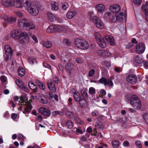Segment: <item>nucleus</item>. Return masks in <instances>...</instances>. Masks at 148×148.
I'll return each instance as SVG.
<instances>
[{
    "label": "nucleus",
    "instance_id": "f257e3e1",
    "mask_svg": "<svg viewBox=\"0 0 148 148\" xmlns=\"http://www.w3.org/2000/svg\"><path fill=\"white\" fill-rule=\"evenodd\" d=\"M25 3L26 9L31 15L35 16L37 15L39 12V8L37 5L27 1Z\"/></svg>",
    "mask_w": 148,
    "mask_h": 148
},
{
    "label": "nucleus",
    "instance_id": "f03ea898",
    "mask_svg": "<svg viewBox=\"0 0 148 148\" xmlns=\"http://www.w3.org/2000/svg\"><path fill=\"white\" fill-rule=\"evenodd\" d=\"M18 24L19 27L24 29L29 30L34 29L36 27L34 24L29 23L28 21L26 19L21 18L18 20Z\"/></svg>",
    "mask_w": 148,
    "mask_h": 148
},
{
    "label": "nucleus",
    "instance_id": "7ed1b4c3",
    "mask_svg": "<svg viewBox=\"0 0 148 148\" xmlns=\"http://www.w3.org/2000/svg\"><path fill=\"white\" fill-rule=\"evenodd\" d=\"M130 104L132 107H136V110H140L142 104L140 99L137 96L132 95L130 99Z\"/></svg>",
    "mask_w": 148,
    "mask_h": 148
},
{
    "label": "nucleus",
    "instance_id": "20e7f679",
    "mask_svg": "<svg viewBox=\"0 0 148 148\" xmlns=\"http://www.w3.org/2000/svg\"><path fill=\"white\" fill-rule=\"evenodd\" d=\"M75 44L78 48L82 49H87L89 47L88 42L83 39H76L75 40Z\"/></svg>",
    "mask_w": 148,
    "mask_h": 148
},
{
    "label": "nucleus",
    "instance_id": "39448f33",
    "mask_svg": "<svg viewBox=\"0 0 148 148\" xmlns=\"http://www.w3.org/2000/svg\"><path fill=\"white\" fill-rule=\"evenodd\" d=\"M94 36L99 45L102 48L106 47V45L104 38H102L100 35L97 32H95Z\"/></svg>",
    "mask_w": 148,
    "mask_h": 148
},
{
    "label": "nucleus",
    "instance_id": "423d86ee",
    "mask_svg": "<svg viewBox=\"0 0 148 148\" xmlns=\"http://www.w3.org/2000/svg\"><path fill=\"white\" fill-rule=\"evenodd\" d=\"M114 79V77L113 76H111L110 78L108 79L105 77H102L99 80V83L104 84L105 86L107 85L108 86L112 87L113 86V83L112 80Z\"/></svg>",
    "mask_w": 148,
    "mask_h": 148
},
{
    "label": "nucleus",
    "instance_id": "0eeeda50",
    "mask_svg": "<svg viewBox=\"0 0 148 148\" xmlns=\"http://www.w3.org/2000/svg\"><path fill=\"white\" fill-rule=\"evenodd\" d=\"M90 20L92 22L95 24L97 27L100 29L104 28V25L101 22L100 19L95 16H92Z\"/></svg>",
    "mask_w": 148,
    "mask_h": 148
},
{
    "label": "nucleus",
    "instance_id": "6e6552de",
    "mask_svg": "<svg viewBox=\"0 0 148 148\" xmlns=\"http://www.w3.org/2000/svg\"><path fill=\"white\" fill-rule=\"evenodd\" d=\"M145 45L144 43H139L136 45V51L139 54L143 53L145 50Z\"/></svg>",
    "mask_w": 148,
    "mask_h": 148
},
{
    "label": "nucleus",
    "instance_id": "1a4fd4ad",
    "mask_svg": "<svg viewBox=\"0 0 148 148\" xmlns=\"http://www.w3.org/2000/svg\"><path fill=\"white\" fill-rule=\"evenodd\" d=\"M127 81L131 84H135L137 81V77L136 75L132 74L129 75L126 77Z\"/></svg>",
    "mask_w": 148,
    "mask_h": 148
},
{
    "label": "nucleus",
    "instance_id": "9d476101",
    "mask_svg": "<svg viewBox=\"0 0 148 148\" xmlns=\"http://www.w3.org/2000/svg\"><path fill=\"white\" fill-rule=\"evenodd\" d=\"M61 59L64 62H69L71 60V56L65 52H63L61 54Z\"/></svg>",
    "mask_w": 148,
    "mask_h": 148
},
{
    "label": "nucleus",
    "instance_id": "9b49d317",
    "mask_svg": "<svg viewBox=\"0 0 148 148\" xmlns=\"http://www.w3.org/2000/svg\"><path fill=\"white\" fill-rule=\"evenodd\" d=\"M104 18L106 19L108 18L110 21L113 22H115L116 21L115 16L110 12H106L104 14Z\"/></svg>",
    "mask_w": 148,
    "mask_h": 148
},
{
    "label": "nucleus",
    "instance_id": "f8f14e48",
    "mask_svg": "<svg viewBox=\"0 0 148 148\" xmlns=\"http://www.w3.org/2000/svg\"><path fill=\"white\" fill-rule=\"evenodd\" d=\"M142 8L144 14L145 15V18L147 21L148 22V1L146 2L145 5H142Z\"/></svg>",
    "mask_w": 148,
    "mask_h": 148
},
{
    "label": "nucleus",
    "instance_id": "ddd939ff",
    "mask_svg": "<svg viewBox=\"0 0 148 148\" xmlns=\"http://www.w3.org/2000/svg\"><path fill=\"white\" fill-rule=\"evenodd\" d=\"M109 9L112 12L117 13L120 11L121 7L119 5L116 4L110 6Z\"/></svg>",
    "mask_w": 148,
    "mask_h": 148
},
{
    "label": "nucleus",
    "instance_id": "4468645a",
    "mask_svg": "<svg viewBox=\"0 0 148 148\" xmlns=\"http://www.w3.org/2000/svg\"><path fill=\"white\" fill-rule=\"evenodd\" d=\"M21 31L18 29L13 31L11 33V36L15 39H18L20 37Z\"/></svg>",
    "mask_w": 148,
    "mask_h": 148
},
{
    "label": "nucleus",
    "instance_id": "2eb2a0df",
    "mask_svg": "<svg viewBox=\"0 0 148 148\" xmlns=\"http://www.w3.org/2000/svg\"><path fill=\"white\" fill-rule=\"evenodd\" d=\"M106 44L107 43L111 45H112L114 44V39L112 36H106L104 39Z\"/></svg>",
    "mask_w": 148,
    "mask_h": 148
},
{
    "label": "nucleus",
    "instance_id": "dca6fc26",
    "mask_svg": "<svg viewBox=\"0 0 148 148\" xmlns=\"http://www.w3.org/2000/svg\"><path fill=\"white\" fill-rule=\"evenodd\" d=\"M14 0H3L2 5L6 7H9L13 6L14 4Z\"/></svg>",
    "mask_w": 148,
    "mask_h": 148
},
{
    "label": "nucleus",
    "instance_id": "f3484780",
    "mask_svg": "<svg viewBox=\"0 0 148 148\" xmlns=\"http://www.w3.org/2000/svg\"><path fill=\"white\" fill-rule=\"evenodd\" d=\"M74 99L77 102H81L82 101H85V99H81V96L80 94L77 91H75L73 94Z\"/></svg>",
    "mask_w": 148,
    "mask_h": 148
},
{
    "label": "nucleus",
    "instance_id": "a211bd4d",
    "mask_svg": "<svg viewBox=\"0 0 148 148\" xmlns=\"http://www.w3.org/2000/svg\"><path fill=\"white\" fill-rule=\"evenodd\" d=\"M25 104V107L24 108V111H23V113L25 114H28L32 108V106L31 103L28 102Z\"/></svg>",
    "mask_w": 148,
    "mask_h": 148
},
{
    "label": "nucleus",
    "instance_id": "6ab92c4d",
    "mask_svg": "<svg viewBox=\"0 0 148 148\" xmlns=\"http://www.w3.org/2000/svg\"><path fill=\"white\" fill-rule=\"evenodd\" d=\"M47 84L48 88L51 92H55L56 91L55 84L53 82H47Z\"/></svg>",
    "mask_w": 148,
    "mask_h": 148
},
{
    "label": "nucleus",
    "instance_id": "aec40b11",
    "mask_svg": "<svg viewBox=\"0 0 148 148\" xmlns=\"http://www.w3.org/2000/svg\"><path fill=\"white\" fill-rule=\"evenodd\" d=\"M98 12L103 13L104 12L105 8L102 4H99L97 5L95 7Z\"/></svg>",
    "mask_w": 148,
    "mask_h": 148
},
{
    "label": "nucleus",
    "instance_id": "412c9836",
    "mask_svg": "<svg viewBox=\"0 0 148 148\" xmlns=\"http://www.w3.org/2000/svg\"><path fill=\"white\" fill-rule=\"evenodd\" d=\"M16 21L15 18L11 16H8L4 19L5 23L6 24H11Z\"/></svg>",
    "mask_w": 148,
    "mask_h": 148
},
{
    "label": "nucleus",
    "instance_id": "4be33fe9",
    "mask_svg": "<svg viewBox=\"0 0 148 148\" xmlns=\"http://www.w3.org/2000/svg\"><path fill=\"white\" fill-rule=\"evenodd\" d=\"M38 111L46 116H49L51 114L50 112L44 107L40 108L38 109Z\"/></svg>",
    "mask_w": 148,
    "mask_h": 148
},
{
    "label": "nucleus",
    "instance_id": "5701e85b",
    "mask_svg": "<svg viewBox=\"0 0 148 148\" xmlns=\"http://www.w3.org/2000/svg\"><path fill=\"white\" fill-rule=\"evenodd\" d=\"M134 62L138 64H140L143 62V57L141 55H136L134 58Z\"/></svg>",
    "mask_w": 148,
    "mask_h": 148
},
{
    "label": "nucleus",
    "instance_id": "b1692460",
    "mask_svg": "<svg viewBox=\"0 0 148 148\" xmlns=\"http://www.w3.org/2000/svg\"><path fill=\"white\" fill-rule=\"evenodd\" d=\"M5 50L7 55L11 56L12 54V51L10 46L9 45H6L5 47Z\"/></svg>",
    "mask_w": 148,
    "mask_h": 148
},
{
    "label": "nucleus",
    "instance_id": "393cba45",
    "mask_svg": "<svg viewBox=\"0 0 148 148\" xmlns=\"http://www.w3.org/2000/svg\"><path fill=\"white\" fill-rule=\"evenodd\" d=\"M13 6L18 8H20L23 7V1L22 0H14Z\"/></svg>",
    "mask_w": 148,
    "mask_h": 148
},
{
    "label": "nucleus",
    "instance_id": "a878e982",
    "mask_svg": "<svg viewBox=\"0 0 148 148\" xmlns=\"http://www.w3.org/2000/svg\"><path fill=\"white\" fill-rule=\"evenodd\" d=\"M73 64L71 63L67 64L66 66V70L68 71L69 74H71L73 70Z\"/></svg>",
    "mask_w": 148,
    "mask_h": 148
},
{
    "label": "nucleus",
    "instance_id": "bb28decb",
    "mask_svg": "<svg viewBox=\"0 0 148 148\" xmlns=\"http://www.w3.org/2000/svg\"><path fill=\"white\" fill-rule=\"evenodd\" d=\"M126 16V13L124 11L123 12H121L120 14L116 15V20L121 21L122 20L123 17H125Z\"/></svg>",
    "mask_w": 148,
    "mask_h": 148
},
{
    "label": "nucleus",
    "instance_id": "cd10ccee",
    "mask_svg": "<svg viewBox=\"0 0 148 148\" xmlns=\"http://www.w3.org/2000/svg\"><path fill=\"white\" fill-rule=\"evenodd\" d=\"M76 14V12L73 10L72 11H68L66 14V17L69 19L72 18Z\"/></svg>",
    "mask_w": 148,
    "mask_h": 148
},
{
    "label": "nucleus",
    "instance_id": "c85d7f7f",
    "mask_svg": "<svg viewBox=\"0 0 148 148\" xmlns=\"http://www.w3.org/2000/svg\"><path fill=\"white\" fill-rule=\"evenodd\" d=\"M20 36L23 38L25 40V42H28L29 41L28 36L25 32H22L21 33Z\"/></svg>",
    "mask_w": 148,
    "mask_h": 148
},
{
    "label": "nucleus",
    "instance_id": "c756f323",
    "mask_svg": "<svg viewBox=\"0 0 148 148\" xmlns=\"http://www.w3.org/2000/svg\"><path fill=\"white\" fill-rule=\"evenodd\" d=\"M28 85L30 88L34 92H36L37 91V88L36 86L32 82H29Z\"/></svg>",
    "mask_w": 148,
    "mask_h": 148
},
{
    "label": "nucleus",
    "instance_id": "7c9ffc66",
    "mask_svg": "<svg viewBox=\"0 0 148 148\" xmlns=\"http://www.w3.org/2000/svg\"><path fill=\"white\" fill-rule=\"evenodd\" d=\"M51 9L53 10H57L58 9V3L56 2L52 1L51 3Z\"/></svg>",
    "mask_w": 148,
    "mask_h": 148
},
{
    "label": "nucleus",
    "instance_id": "2f4dec72",
    "mask_svg": "<svg viewBox=\"0 0 148 148\" xmlns=\"http://www.w3.org/2000/svg\"><path fill=\"white\" fill-rule=\"evenodd\" d=\"M36 82L38 87L41 89L44 90L45 89V86L43 84L42 82H40L39 80H36Z\"/></svg>",
    "mask_w": 148,
    "mask_h": 148
},
{
    "label": "nucleus",
    "instance_id": "473e14b6",
    "mask_svg": "<svg viewBox=\"0 0 148 148\" xmlns=\"http://www.w3.org/2000/svg\"><path fill=\"white\" fill-rule=\"evenodd\" d=\"M112 145L114 148H118L120 143L117 140H114L112 142Z\"/></svg>",
    "mask_w": 148,
    "mask_h": 148
},
{
    "label": "nucleus",
    "instance_id": "72a5a7b5",
    "mask_svg": "<svg viewBox=\"0 0 148 148\" xmlns=\"http://www.w3.org/2000/svg\"><path fill=\"white\" fill-rule=\"evenodd\" d=\"M99 53L101 56H109L110 54V53L108 51L105 50L100 51Z\"/></svg>",
    "mask_w": 148,
    "mask_h": 148
},
{
    "label": "nucleus",
    "instance_id": "f704fd0d",
    "mask_svg": "<svg viewBox=\"0 0 148 148\" xmlns=\"http://www.w3.org/2000/svg\"><path fill=\"white\" fill-rule=\"evenodd\" d=\"M42 44L44 47L47 48H49L52 46V44L49 41L43 42Z\"/></svg>",
    "mask_w": 148,
    "mask_h": 148
},
{
    "label": "nucleus",
    "instance_id": "c9c22d12",
    "mask_svg": "<svg viewBox=\"0 0 148 148\" xmlns=\"http://www.w3.org/2000/svg\"><path fill=\"white\" fill-rule=\"evenodd\" d=\"M18 73L19 75L21 77H22L25 73V70L22 67H20L18 69Z\"/></svg>",
    "mask_w": 148,
    "mask_h": 148
},
{
    "label": "nucleus",
    "instance_id": "e433bc0d",
    "mask_svg": "<svg viewBox=\"0 0 148 148\" xmlns=\"http://www.w3.org/2000/svg\"><path fill=\"white\" fill-rule=\"evenodd\" d=\"M28 61L30 64H34L37 63L36 59L33 57H29L28 59Z\"/></svg>",
    "mask_w": 148,
    "mask_h": 148
},
{
    "label": "nucleus",
    "instance_id": "4c0bfd02",
    "mask_svg": "<svg viewBox=\"0 0 148 148\" xmlns=\"http://www.w3.org/2000/svg\"><path fill=\"white\" fill-rule=\"evenodd\" d=\"M55 25L49 26L47 29V31L49 32L52 33L55 32Z\"/></svg>",
    "mask_w": 148,
    "mask_h": 148
},
{
    "label": "nucleus",
    "instance_id": "58836bf2",
    "mask_svg": "<svg viewBox=\"0 0 148 148\" xmlns=\"http://www.w3.org/2000/svg\"><path fill=\"white\" fill-rule=\"evenodd\" d=\"M66 125L69 128H72L73 125V123L70 120L66 122Z\"/></svg>",
    "mask_w": 148,
    "mask_h": 148
},
{
    "label": "nucleus",
    "instance_id": "ea45409f",
    "mask_svg": "<svg viewBox=\"0 0 148 148\" xmlns=\"http://www.w3.org/2000/svg\"><path fill=\"white\" fill-rule=\"evenodd\" d=\"M95 126L96 128L98 129H102L104 127L103 125L101 122L97 123Z\"/></svg>",
    "mask_w": 148,
    "mask_h": 148
},
{
    "label": "nucleus",
    "instance_id": "a19ab883",
    "mask_svg": "<svg viewBox=\"0 0 148 148\" xmlns=\"http://www.w3.org/2000/svg\"><path fill=\"white\" fill-rule=\"evenodd\" d=\"M89 93L91 95L95 94L96 93L95 89L92 87H90L89 90Z\"/></svg>",
    "mask_w": 148,
    "mask_h": 148
},
{
    "label": "nucleus",
    "instance_id": "79ce46f5",
    "mask_svg": "<svg viewBox=\"0 0 148 148\" xmlns=\"http://www.w3.org/2000/svg\"><path fill=\"white\" fill-rule=\"evenodd\" d=\"M55 32H60L62 30V27L58 25H55Z\"/></svg>",
    "mask_w": 148,
    "mask_h": 148
},
{
    "label": "nucleus",
    "instance_id": "37998d69",
    "mask_svg": "<svg viewBox=\"0 0 148 148\" xmlns=\"http://www.w3.org/2000/svg\"><path fill=\"white\" fill-rule=\"evenodd\" d=\"M16 84L17 85L20 87H21L24 84L23 82L20 80L17 79L16 81Z\"/></svg>",
    "mask_w": 148,
    "mask_h": 148
},
{
    "label": "nucleus",
    "instance_id": "c03bdc74",
    "mask_svg": "<svg viewBox=\"0 0 148 148\" xmlns=\"http://www.w3.org/2000/svg\"><path fill=\"white\" fill-rule=\"evenodd\" d=\"M143 118L148 124V113H146L143 115Z\"/></svg>",
    "mask_w": 148,
    "mask_h": 148
},
{
    "label": "nucleus",
    "instance_id": "a18cd8bd",
    "mask_svg": "<svg viewBox=\"0 0 148 148\" xmlns=\"http://www.w3.org/2000/svg\"><path fill=\"white\" fill-rule=\"evenodd\" d=\"M95 70L92 69H91L89 71L88 75L89 77H92L95 74Z\"/></svg>",
    "mask_w": 148,
    "mask_h": 148
},
{
    "label": "nucleus",
    "instance_id": "49530a36",
    "mask_svg": "<svg viewBox=\"0 0 148 148\" xmlns=\"http://www.w3.org/2000/svg\"><path fill=\"white\" fill-rule=\"evenodd\" d=\"M68 7L69 5L67 3H65L62 4V8L63 10H66Z\"/></svg>",
    "mask_w": 148,
    "mask_h": 148
},
{
    "label": "nucleus",
    "instance_id": "de8ad7c7",
    "mask_svg": "<svg viewBox=\"0 0 148 148\" xmlns=\"http://www.w3.org/2000/svg\"><path fill=\"white\" fill-rule=\"evenodd\" d=\"M81 93L82 96L84 97L85 98L87 96L86 92L85 90H82L81 92Z\"/></svg>",
    "mask_w": 148,
    "mask_h": 148
},
{
    "label": "nucleus",
    "instance_id": "09e8293b",
    "mask_svg": "<svg viewBox=\"0 0 148 148\" xmlns=\"http://www.w3.org/2000/svg\"><path fill=\"white\" fill-rule=\"evenodd\" d=\"M22 90L26 92H28V89L24 84L20 87Z\"/></svg>",
    "mask_w": 148,
    "mask_h": 148
},
{
    "label": "nucleus",
    "instance_id": "8fccbe9b",
    "mask_svg": "<svg viewBox=\"0 0 148 148\" xmlns=\"http://www.w3.org/2000/svg\"><path fill=\"white\" fill-rule=\"evenodd\" d=\"M99 112L97 110H95L92 113V115L93 116H96L99 115Z\"/></svg>",
    "mask_w": 148,
    "mask_h": 148
},
{
    "label": "nucleus",
    "instance_id": "3c124183",
    "mask_svg": "<svg viewBox=\"0 0 148 148\" xmlns=\"http://www.w3.org/2000/svg\"><path fill=\"white\" fill-rule=\"evenodd\" d=\"M76 61L77 63L80 64L83 63V60L82 58H76Z\"/></svg>",
    "mask_w": 148,
    "mask_h": 148
},
{
    "label": "nucleus",
    "instance_id": "603ef678",
    "mask_svg": "<svg viewBox=\"0 0 148 148\" xmlns=\"http://www.w3.org/2000/svg\"><path fill=\"white\" fill-rule=\"evenodd\" d=\"M47 96L49 99H50L53 98V95L52 93L50 92H49L47 94Z\"/></svg>",
    "mask_w": 148,
    "mask_h": 148
},
{
    "label": "nucleus",
    "instance_id": "864d4df0",
    "mask_svg": "<svg viewBox=\"0 0 148 148\" xmlns=\"http://www.w3.org/2000/svg\"><path fill=\"white\" fill-rule=\"evenodd\" d=\"M0 79L1 81L4 83L6 82L7 79L6 77L4 75L1 76V77Z\"/></svg>",
    "mask_w": 148,
    "mask_h": 148
},
{
    "label": "nucleus",
    "instance_id": "5fc2aeb1",
    "mask_svg": "<svg viewBox=\"0 0 148 148\" xmlns=\"http://www.w3.org/2000/svg\"><path fill=\"white\" fill-rule=\"evenodd\" d=\"M32 38L36 43L38 42V41L37 38L33 34L32 36Z\"/></svg>",
    "mask_w": 148,
    "mask_h": 148
},
{
    "label": "nucleus",
    "instance_id": "6e6d98bb",
    "mask_svg": "<svg viewBox=\"0 0 148 148\" xmlns=\"http://www.w3.org/2000/svg\"><path fill=\"white\" fill-rule=\"evenodd\" d=\"M40 101L41 103L44 104L46 103L47 102V100L45 98L41 99Z\"/></svg>",
    "mask_w": 148,
    "mask_h": 148
},
{
    "label": "nucleus",
    "instance_id": "4d7b16f0",
    "mask_svg": "<svg viewBox=\"0 0 148 148\" xmlns=\"http://www.w3.org/2000/svg\"><path fill=\"white\" fill-rule=\"evenodd\" d=\"M43 66L49 69H51V67L50 65L47 63L43 62Z\"/></svg>",
    "mask_w": 148,
    "mask_h": 148
},
{
    "label": "nucleus",
    "instance_id": "13d9d810",
    "mask_svg": "<svg viewBox=\"0 0 148 148\" xmlns=\"http://www.w3.org/2000/svg\"><path fill=\"white\" fill-rule=\"evenodd\" d=\"M64 43L66 44L68 46L69 45L71 44L70 41L69 40L67 39H64Z\"/></svg>",
    "mask_w": 148,
    "mask_h": 148
},
{
    "label": "nucleus",
    "instance_id": "bf43d9fd",
    "mask_svg": "<svg viewBox=\"0 0 148 148\" xmlns=\"http://www.w3.org/2000/svg\"><path fill=\"white\" fill-rule=\"evenodd\" d=\"M60 112L58 111H55L53 112L52 113V115L53 116H56L58 114H60Z\"/></svg>",
    "mask_w": 148,
    "mask_h": 148
},
{
    "label": "nucleus",
    "instance_id": "052dcab7",
    "mask_svg": "<svg viewBox=\"0 0 148 148\" xmlns=\"http://www.w3.org/2000/svg\"><path fill=\"white\" fill-rule=\"evenodd\" d=\"M134 3L136 4L140 5L141 3V0H133Z\"/></svg>",
    "mask_w": 148,
    "mask_h": 148
},
{
    "label": "nucleus",
    "instance_id": "680f3d73",
    "mask_svg": "<svg viewBox=\"0 0 148 148\" xmlns=\"http://www.w3.org/2000/svg\"><path fill=\"white\" fill-rule=\"evenodd\" d=\"M143 66L146 69L148 68V61H145L143 62Z\"/></svg>",
    "mask_w": 148,
    "mask_h": 148
},
{
    "label": "nucleus",
    "instance_id": "e2e57ef3",
    "mask_svg": "<svg viewBox=\"0 0 148 148\" xmlns=\"http://www.w3.org/2000/svg\"><path fill=\"white\" fill-rule=\"evenodd\" d=\"M18 137L19 139L21 140H23L25 139L24 136L21 134H18Z\"/></svg>",
    "mask_w": 148,
    "mask_h": 148
},
{
    "label": "nucleus",
    "instance_id": "0e129e2a",
    "mask_svg": "<svg viewBox=\"0 0 148 148\" xmlns=\"http://www.w3.org/2000/svg\"><path fill=\"white\" fill-rule=\"evenodd\" d=\"M93 15V12L92 11H89L88 14V16L89 17V19L91 18V17H92V16Z\"/></svg>",
    "mask_w": 148,
    "mask_h": 148
},
{
    "label": "nucleus",
    "instance_id": "69168bd1",
    "mask_svg": "<svg viewBox=\"0 0 148 148\" xmlns=\"http://www.w3.org/2000/svg\"><path fill=\"white\" fill-rule=\"evenodd\" d=\"M136 144L137 147L139 148H141L142 147V145L141 142L138 141H137L136 142Z\"/></svg>",
    "mask_w": 148,
    "mask_h": 148
},
{
    "label": "nucleus",
    "instance_id": "338daca9",
    "mask_svg": "<svg viewBox=\"0 0 148 148\" xmlns=\"http://www.w3.org/2000/svg\"><path fill=\"white\" fill-rule=\"evenodd\" d=\"M75 121H76L77 123L78 124H81V120L79 119V118L77 117H76L75 118Z\"/></svg>",
    "mask_w": 148,
    "mask_h": 148
},
{
    "label": "nucleus",
    "instance_id": "774afa93",
    "mask_svg": "<svg viewBox=\"0 0 148 148\" xmlns=\"http://www.w3.org/2000/svg\"><path fill=\"white\" fill-rule=\"evenodd\" d=\"M16 14L17 15H18L19 17H22L23 16V14L21 13L20 11H17L16 12Z\"/></svg>",
    "mask_w": 148,
    "mask_h": 148
}]
</instances>
